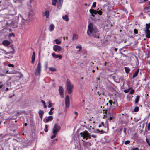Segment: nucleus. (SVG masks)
Masks as SVG:
<instances>
[{
  "instance_id": "f257e3e1",
  "label": "nucleus",
  "mask_w": 150,
  "mask_h": 150,
  "mask_svg": "<svg viewBox=\"0 0 150 150\" xmlns=\"http://www.w3.org/2000/svg\"><path fill=\"white\" fill-rule=\"evenodd\" d=\"M99 31L96 27L92 23L88 24L87 31V34L90 36H93L96 38H99Z\"/></svg>"
},
{
  "instance_id": "f03ea898",
  "label": "nucleus",
  "mask_w": 150,
  "mask_h": 150,
  "mask_svg": "<svg viewBox=\"0 0 150 150\" xmlns=\"http://www.w3.org/2000/svg\"><path fill=\"white\" fill-rule=\"evenodd\" d=\"M109 102L110 104V108H108L106 110H103V113H108L110 115H113V113L112 112V110H115L117 106V103L115 102H113L111 100H110L109 101Z\"/></svg>"
},
{
  "instance_id": "7ed1b4c3",
  "label": "nucleus",
  "mask_w": 150,
  "mask_h": 150,
  "mask_svg": "<svg viewBox=\"0 0 150 150\" xmlns=\"http://www.w3.org/2000/svg\"><path fill=\"white\" fill-rule=\"evenodd\" d=\"M19 17H16L15 19L12 21H9L7 22L6 23V27L12 26L13 28L17 27L18 26Z\"/></svg>"
},
{
  "instance_id": "20e7f679",
  "label": "nucleus",
  "mask_w": 150,
  "mask_h": 150,
  "mask_svg": "<svg viewBox=\"0 0 150 150\" xmlns=\"http://www.w3.org/2000/svg\"><path fill=\"white\" fill-rule=\"evenodd\" d=\"M66 85L68 92L69 94H71L72 92L74 86L71 84L70 80L69 79H67Z\"/></svg>"
},
{
  "instance_id": "39448f33",
  "label": "nucleus",
  "mask_w": 150,
  "mask_h": 150,
  "mask_svg": "<svg viewBox=\"0 0 150 150\" xmlns=\"http://www.w3.org/2000/svg\"><path fill=\"white\" fill-rule=\"evenodd\" d=\"M41 71V63L40 62H38L36 68L35 69L34 74L35 75L40 76Z\"/></svg>"
},
{
  "instance_id": "423d86ee",
  "label": "nucleus",
  "mask_w": 150,
  "mask_h": 150,
  "mask_svg": "<svg viewBox=\"0 0 150 150\" xmlns=\"http://www.w3.org/2000/svg\"><path fill=\"white\" fill-rule=\"evenodd\" d=\"M60 125L58 123L55 124L52 129V132L53 133H57L61 129Z\"/></svg>"
},
{
  "instance_id": "0eeeda50",
  "label": "nucleus",
  "mask_w": 150,
  "mask_h": 150,
  "mask_svg": "<svg viewBox=\"0 0 150 150\" xmlns=\"http://www.w3.org/2000/svg\"><path fill=\"white\" fill-rule=\"evenodd\" d=\"M88 132L87 130H85L80 133L81 137H82L83 139L87 140V135L88 134Z\"/></svg>"
},
{
  "instance_id": "6e6552de",
  "label": "nucleus",
  "mask_w": 150,
  "mask_h": 150,
  "mask_svg": "<svg viewBox=\"0 0 150 150\" xmlns=\"http://www.w3.org/2000/svg\"><path fill=\"white\" fill-rule=\"evenodd\" d=\"M70 101L68 95L66 96L65 98V104L66 107L68 108L69 106Z\"/></svg>"
},
{
  "instance_id": "1a4fd4ad",
  "label": "nucleus",
  "mask_w": 150,
  "mask_h": 150,
  "mask_svg": "<svg viewBox=\"0 0 150 150\" xmlns=\"http://www.w3.org/2000/svg\"><path fill=\"white\" fill-rule=\"evenodd\" d=\"M61 49L62 47L58 45H55L53 47V49L55 52L59 51Z\"/></svg>"
},
{
  "instance_id": "9d476101",
  "label": "nucleus",
  "mask_w": 150,
  "mask_h": 150,
  "mask_svg": "<svg viewBox=\"0 0 150 150\" xmlns=\"http://www.w3.org/2000/svg\"><path fill=\"white\" fill-rule=\"evenodd\" d=\"M18 17H20L22 19L25 21H26L28 19V14L21 15L19 14L18 16Z\"/></svg>"
},
{
  "instance_id": "9b49d317",
  "label": "nucleus",
  "mask_w": 150,
  "mask_h": 150,
  "mask_svg": "<svg viewBox=\"0 0 150 150\" xmlns=\"http://www.w3.org/2000/svg\"><path fill=\"white\" fill-rule=\"evenodd\" d=\"M1 50L2 51V53L4 54L5 55H6L8 54H10V53H12L13 54L14 53V49H13V51H9V52H7L4 49H1Z\"/></svg>"
},
{
  "instance_id": "f8f14e48",
  "label": "nucleus",
  "mask_w": 150,
  "mask_h": 150,
  "mask_svg": "<svg viewBox=\"0 0 150 150\" xmlns=\"http://www.w3.org/2000/svg\"><path fill=\"white\" fill-rule=\"evenodd\" d=\"M146 34V37L148 38H150V30H144Z\"/></svg>"
},
{
  "instance_id": "ddd939ff",
  "label": "nucleus",
  "mask_w": 150,
  "mask_h": 150,
  "mask_svg": "<svg viewBox=\"0 0 150 150\" xmlns=\"http://www.w3.org/2000/svg\"><path fill=\"white\" fill-rule=\"evenodd\" d=\"M57 4V7L58 9L61 8L62 4L63 3L62 0H58Z\"/></svg>"
},
{
  "instance_id": "4468645a",
  "label": "nucleus",
  "mask_w": 150,
  "mask_h": 150,
  "mask_svg": "<svg viewBox=\"0 0 150 150\" xmlns=\"http://www.w3.org/2000/svg\"><path fill=\"white\" fill-rule=\"evenodd\" d=\"M83 145L84 146L88 148L90 146H91L92 144L91 143L89 142H84Z\"/></svg>"
},
{
  "instance_id": "2eb2a0df",
  "label": "nucleus",
  "mask_w": 150,
  "mask_h": 150,
  "mask_svg": "<svg viewBox=\"0 0 150 150\" xmlns=\"http://www.w3.org/2000/svg\"><path fill=\"white\" fill-rule=\"evenodd\" d=\"M2 43L4 46H7L10 44V41L8 40H5L3 41Z\"/></svg>"
},
{
  "instance_id": "dca6fc26",
  "label": "nucleus",
  "mask_w": 150,
  "mask_h": 150,
  "mask_svg": "<svg viewBox=\"0 0 150 150\" xmlns=\"http://www.w3.org/2000/svg\"><path fill=\"white\" fill-rule=\"evenodd\" d=\"M43 15L46 18H48L49 16V12L48 11L46 10L43 13Z\"/></svg>"
},
{
  "instance_id": "f3484780",
  "label": "nucleus",
  "mask_w": 150,
  "mask_h": 150,
  "mask_svg": "<svg viewBox=\"0 0 150 150\" xmlns=\"http://www.w3.org/2000/svg\"><path fill=\"white\" fill-rule=\"evenodd\" d=\"M90 13L91 14H96L98 13V11L96 10H94L93 9H90L89 10Z\"/></svg>"
},
{
  "instance_id": "a211bd4d",
  "label": "nucleus",
  "mask_w": 150,
  "mask_h": 150,
  "mask_svg": "<svg viewBox=\"0 0 150 150\" xmlns=\"http://www.w3.org/2000/svg\"><path fill=\"white\" fill-rule=\"evenodd\" d=\"M44 113V111L41 110H40L39 111V114L40 116V117L41 118V119H42L43 115Z\"/></svg>"
},
{
  "instance_id": "6ab92c4d",
  "label": "nucleus",
  "mask_w": 150,
  "mask_h": 150,
  "mask_svg": "<svg viewBox=\"0 0 150 150\" xmlns=\"http://www.w3.org/2000/svg\"><path fill=\"white\" fill-rule=\"evenodd\" d=\"M35 52H33L31 57V63L32 64H33V63L35 60Z\"/></svg>"
},
{
  "instance_id": "aec40b11",
  "label": "nucleus",
  "mask_w": 150,
  "mask_h": 150,
  "mask_svg": "<svg viewBox=\"0 0 150 150\" xmlns=\"http://www.w3.org/2000/svg\"><path fill=\"white\" fill-rule=\"evenodd\" d=\"M78 39V35L74 34L73 35V37L72 38V40L74 41L75 40L77 39Z\"/></svg>"
},
{
  "instance_id": "412c9836",
  "label": "nucleus",
  "mask_w": 150,
  "mask_h": 150,
  "mask_svg": "<svg viewBox=\"0 0 150 150\" xmlns=\"http://www.w3.org/2000/svg\"><path fill=\"white\" fill-rule=\"evenodd\" d=\"M53 117L52 116H49L46 119V121L47 122H48L49 121H51L53 119Z\"/></svg>"
},
{
  "instance_id": "4be33fe9",
  "label": "nucleus",
  "mask_w": 150,
  "mask_h": 150,
  "mask_svg": "<svg viewBox=\"0 0 150 150\" xmlns=\"http://www.w3.org/2000/svg\"><path fill=\"white\" fill-rule=\"evenodd\" d=\"M62 18L66 21H68L69 20L68 16L67 15H65V16H63L62 17Z\"/></svg>"
},
{
  "instance_id": "5701e85b",
  "label": "nucleus",
  "mask_w": 150,
  "mask_h": 150,
  "mask_svg": "<svg viewBox=\"0 0 150 150\" xmlns=\"http://www.w3.org/2000/svg\"><path fill=\"white\" fill-rule=\"evenodd\" d=\"M146 27L144 28V30H149V29L150 28V23H146Z\"/></svg>"
},
{
  "instance_id": "b1692460",
  "label": "nucleus",
  "mask_w": 150,
  "mask_h": 150,
  "mask_svg": "<svg viewBox=\"0 0 150 150\" xmlns=\"http://www.w3.org/2000/svg\"><path fill=\"white\" fill-rule=\"evenodd\" d=\"M139 70L138 69L133 75L132 77L133 79L134 78L137 76V75H138L139 73Z\"/></svg>"
},
{
  "instance_id": "393cba45",
  "label": "nucleus",
  "mask_w": 150,
  "mask_h": 150,
  "mask_svg": "<svg viewBox=\"0 0 150 150\" xmlns=\"http://www.w3.org/2000/svg\"><path fill=\"white\" fill-rule=\"evenodd\" d=\"M59 92L60 93H63V88L61 86H60L59 89Z\"/></svg>"
},
{
  "instance_id": "a878e982",
  "label": "nucleus",
  "mask_w": 150,
  "mask_h": 150,
  "mask_svg": "<svg viewBox=\"0 0 150 150\" xmlns=\"http://www.w3.org/2000/svg\"><path fill=\"white\" fill-rule=\"evenodd\" d=\"M124 68L126 73L127 74L130 71V68L129 67H125Z\"/></svg>"
},
{
  "instance_id": "bb28decb",
  "label": "nucleus",
  "mask_w": 150,
  "mask_h": 150,
  "mask_svg": "<svg viewBox=\"0 0 150 150\" xmlns=\"http://www.w3.org/2000/svg\"><path fill=\"white\" fill-rule=\"evenodd\" d=\"M54 29V26L53 24H50V26L49 31L50 32L52 31Z\"/></svg>"
},
{
  "instance_id": "cd10ccee",
  "label": "nucleus",
  "mask_w": 150,
  "mask_h": 150,
  "mask_svg": "<svg viewBox=\"0 0 150 150\" xmlns=\"http://www.w3.org/2000/svg\"><path fill=\"white\" fill-rule=\"evenodd\" d=\"M76 49L79 48V50H78V51H80L81 50L82 48L81 46L80 45H78L76 47Z\"/></svg>"
},
{
  "instance_id": "c85d7f7f",
  "label": "nucleus",
  "mask_w": 150,
  "mask_h": 150,
  "mask_svg": "<svg viewBox=\"0 0 150 150\" xmlns=\"http://www.w3.org/2000/svg\"><path fill=\"white\" fill-rule=\"evenodd\" d=\"M54 41L57 44H60L61 43V41L58 39H56L54 40Z\"/></svg>"
},
{
  "instance_id": "c756f323",
  "label": "nucleus",
  "mask_w": 150,
  "mask_h": 150,
  "mask_svg": "<svg viewBox=\"0 0 150 150\" xmlns=\"http://www.w3.org/2000/svg\"><path fill=\"white\" fill-rule=\"evenodd\" d=\"M139 97H140L139 96H137L135 100V103H138L139 100Z\"/></svg>"
},
{
  "instance_id": "7c9ffc66",
  "label": "nucleus",
  "mask_w": 150,
  "mask_h": 150,
  "mask_svg": "<svg viewBox=\"0 0 150 150\" xmlns=\"http://www.w3.org/2000/svg\"><path fill=\"white\" fill-rule=\"evenodd\" d=\"M52 0V4L53 6H56V3L58 2L57 0Z\"/></svg>"
},
{
  "instance_id": "2f4dec72",
  "label": "nucleus",
  "mask_w": 150,
  "mask_h": 150,
  "mask_svg": "<svg viewBox=\"0 0 150 150\" xmlns=\"http://www.w3.org/2000/svg\"><path fill=\"white\" fill-rule=\"evenodd\" d=\"M50 70L52 71H56V69L54 67H50L49 68Z\"/></svg>"
},
{
  "instance_id": "473e14b6",
  "label": "nucleus",
  "mask_w": 150,
  "mask_h": 150,
  "mask_svg": "<svg viewBox=\"0 0 150 150\" xmlns=\"http://www.w3.org/2000/svg\"><path fill=\"white\" fill-rule=\"evenodd\" d=\"M54 108H51L50 111L48 112V113L49 115H51L52 114V111L54 110Z\"/></svg>"
},
{
  "instance_id": "72a5a7b5",
  "label": "nucleus",
  "mask_w": 150,
  "mask_h": 150,
  "mask_svg": "<svg viewBox=\"0 0 150 150\" xmlns=\"http://www.w3.org/2000/svg\"><path fill=\"white\" fill-rule=\"evenodd\" d=\"M139 110V108L138 107H136L134 109V111L137 112H138Z\"/></svg>"
},
{
  "instance_id": "f704fd0d",
  "label": "nucleus",
  "mask_w": 150,
  "mask_h": 150,
  "mask_svg": "<svg viewBox=\"0 0 150 150\" xmlns=\"http://www.w3.org/2000/svg\"><path fill=\"white\" fill-rule=\"evenodd\" d=\"M146 140L147 143L148 144V145L150 146V139H149L147 138H146Z\"/></svg>"
},
{
  "instance_id": "c9c22d12",
  "label": "nucleus",
  "mask_w": 150,
  "mask_h": 150,
  "mask_svg": "<svg viewBox=\"0 0 150 150\" xmlns=\"http://www.w3.org/2000/svg\"><path fill=\"white\" fill-rule=\"evenodd\" d=\"M48 126L47 125H45V128L44 129V130L45 131V132H47L48 131Z\"/></svg>"
},
{
  "instance_id": "e433bc0d",
  "label": "nucleus",
  "mask_w": 150,
  "mask_h": 150,
  "mask_svg": "<svg viewBox=\"0 0 150 150\" xmlns=\"http://www.w3.org/2000/svg\"><path fill=\"white\" fill-rule=\"evenodd\" d=\"M8 36L9 37H11L12 36L14 37L15 36V35L13 33H12L9 34Z\"/></svg>"
},
{
  "instance_id": "4c0bfd02",
  "label": "nucleus",
  "mask_w": 150,
  "mask_h": 150,
  "mask_svg": "<svg viewBox=\"0 0 150 150\" xmlns=\"http://www.w3.org/2000/svg\"><path fill=\"white\" fill-rule=\"evenodd\" d=\"M97 11H98L97 14H98L100 15H101L102 14V12L100 10Z\"/></svg>"
},
{
  "instance_id": "58836bf2",
  "label": "nucleus",
  "mask_w": 150,
  "mask_h": 150,
  "mask_svg": "<svg viewBox=\"0 0 150 150\" xmlns=\"http://www.w3.org/2000/svg\"><path fill=\"white\" fill-rule=\"evenodd\" d=\"M91 135L90 134V133H88V134L87 135V139L88 138L91 139Z\"/></svg>"
},
{
  "instance_id": "ea45409f",
  "label": "nucleus",
  "mask_w": 150,
  "mask_h": 150,
  "mask_svg": "<svg viewBox=\"0 0 150 150\" xmlns=\"http://www.w3.org/2000/svg\"><path fill=\"white\" fill-rule=\"evenodd\" d=\"M130 142V141L129 140H127L125 142V144H129Z\"/></svg>"
},
{
  "instance_id": "a19ab883",
  "label": "nucleus",
  "mask_w": 150,
  "mask_h": 150,
  "mask_svg": "<svg viewBox=\"0 0 150 150\" xmlns=\"http://www.w3.org/2000/svg\"><path fill=\"white\" fill-rule=\"evenodd\" d=\"M57 56H56V58H58L59 59H61L62 58L61 56L60 55H57Z\"/></svg>"
},
{
  "instance_id": "79ce46f5",
  "label": "nucleus",
  "mask_w": 150,
  "mask_h": 150,
  "mask_svg": "<svg viewBox=\"0 0 150 150\" xmlns=\"http://www.w3.org/2000/svg\"><path fill=\"white\" fill-rule=\"evenodd\" d=\"M134 33L135 34H137L138 33V30L136 29H135L134 30Z\"/></svg>"
},
{
  "instance_id": "37998d69",
  "label": "nucleus",
  "mask_w": 150,
  "mask_h": 150,
  "mask_svg": "<svg viewBox=\"0 0 150 150\" xmlns=\"http://www.w3.org/2000/svg\"><path fill=\"white\" fill-rule=\"evenodd\" d=\"M54 134L51 137V139L54 138L56 137V133H53Z\"/></svg>"
},
{
  "instance_id": "c03bdc74",
  "label": "nucleus",
  "mask_w": 150,
  "mask_h": 150,
  "mask_svg": "<svg viewBox=\"0 0 150 150\" xmlns=\"http://www.w3.org/2000/svg\"><path fill=\"white\" fill-rule=\"evenodd\" d=\"M134 92V89H132L131 91L130 92V94H133Z\"/></svg>"
},
{
  "instance_id": "a18cd8bd",
  "label": "nucleus",
  "mask_w": 150,
  "mask_h": 150,
  "mask_svg": "<svg viewBox=\"0 0 150 150\" xmlns=\"http://www.w3.org/2000/svg\"><path fill=\"white\" fill-rule=\"evenodd\" d=\"M96 2H94L93 3V5H92V7L93 8H94V7H95L96 6Z\"/></svg>"
},
{
  "instance_id": "49530a36",
  "label": "nucleus",
  "mask_w": 150,
  "mask_h": 150,
  "mask_svg": "<svg viewBox=\"0 0 150 150\" xmlns=\"http://www.w3.org/2000/svg\"><path fill=\"white\" fill-rule=\"evenodd\" d=\"M49 105L48 106V108H51L52 107L51 103L50 101L48 102Z\"/></svg>"
},
{
  "instance_id": "de8ad7c7",
  "label": "nucleus",
  "mask_w": 150,
  "mask_h": 150,
  "mask_svg": "<svg viewBox=\"0 0 150 150\" xmlns=\"http://www.w3.org/2000/svg\"><path fill=\"white\" fill-rule=\"evenodd\" d=\"M8 66L10 67H14V65L12 64H8Z\"/></svg>"
},
{
  "instance_id": "09e8293b",
  "label": "nucleus",
  "mask_w": 150,
  "mask_h": 150,
  "mask_svg": "<svg viewBox=\"0 0 150 150\" xmlns=\"http://www.w3.org/2000/svg\"><path fill=\"white\" fill-rule=\"evenodd\" d=\"M129 90H130V89H129L125 90L124 91L125 93H127L129 92Z\"/></svg>"
},
{
  "instance_id": "8fccbe9b",
  "label": "nucleus",
  "mask_w": 150,
  "mask_h": 150,
  "mask_svg": "<svg viewBox=\"0 0 150 150\" xmlns=\"http://www.w3.org/2000/svg\"><path fill=\"white\" fill-rule=\"evenodd\" d=\"M113 117H110L108 119V120H109L110 122V121L112 120L113 119Z\"/></svg>"
},
{
  "instance_id": "3c124183",
  "label": "nucleus",
  "mask_w": 150,
  "mask_h": 150,
  "mask_svg": "<svg viewBox=\"0 0 150 150\" xmlns=\"http://www.w3.org/2000/svg\"><path fill=\"white\" fill-rule=\"evenodd\" d=\"M60 95L63 98L64 97V95H63V93H60Z\"/></svg>"
},
{
  "instance_id": "603ef678",
  "label": "nucleus",
  "mask_w": 150,
  "mask_h": 150,
  "mask_svg": "<svg viewBox=\"0 0 150 150\" xmlns=\"http://www.w3.org/2000/svg\"><path fill=\"white\" fill-rule=\"evenodd\" d=\"M91 137H93L94 138H96L97 137L96 135H93V134L91 135Z\"/></svg>"
},
{
  "instance_id": "864d4df0",
  "label": "nucleus",
  "mask_w": 150,
  "mask_h": 150,
  "mask_svg": "<svg viewBox=\"0 0 150 150\" xmlns=\"http://www.w3.org/2000/svg\"><path fill=\"white\" fill-rule=\"evenodd\" d=\"M41 102L43 104V105L46 104L45 102L43 100H41Z\"/></svg>"
},
{
  "instance_id": "5fc2aeb1",
  "label": "nucleus",
  "mask_w": 150,
  "mask_h": 150,
  "mask_svg": "<svg viewBox=\"0 0 150 150\" xmlns=\"http://www.w3.org/2000/svg\"><path fill=\"white\" fill-rule=\"evenodd\" d=\"M52 56L56 57V56H57V55L55 54L54 53H52Z\"/></svg>"
},
{
  "instance_id": "6e6d98bb",
  "label": "nucleus",
  "mask_w": 150,
  "mask_h": 150,
  "mask_svg": "<svg viewBox=\"0 0 150 150\" xmlns=\"http://www.w3.org/2000/svg\"><path fill=\"white\" fill-rule=\"evenodd\" d=\"M2 83L0 82V88H1L3 86V85L1 84Z\"/></svg>"
},
{
  "instance_id": "4d7b16f0",
  "label": "nucleus",
  "mask_w": 150,
  "mask_h": 150,
  "mask_svg": "<svg viewBox=\"0 0 150 150\" xmlns=\"http://www.w3.org/2000/svg\"><path fill=\"white\" fill-rule=\"evenodd\" d=\"M150 127V122H149L147 125V128Z\"/></svg>"
},
{
  "instance_id": "13d9d810",
  "label": "nucleus",
  "mask_w": 150,
  "mask_h": 150,
  "mask_svg": "<svg viewBox=\"0 0 150 150\" xmlns=\"http://www.w3.org/2000/svg\"><path fill=\"white\" fill-rule=\"evenodd\" d=\"M44 105V108H47V106H46V104H45V105Z\"/></svg>"
},
{
  "instance_id": "bf43d9fd",
  "label": "nucleus",
  "mask_w": 150,
  "mask_h": 150,
  "mask_svg": "<svg viewBox=\"0 0 150 150\" xmlns=\"http://www.w3.org/2000/svg\"><path fill=\"white\" fill-rule=\"evenodd\" d=\"M74 113L76 115H77L78 114V112L76 111L74 112Z\"/></svg>"
},
{
  "instance_id": "052dcab7",
  "label": "nucleus",
  "mask_w": 150,
  "mask_h": 150,
  "mask_svg": "<svg viewBox=\"0 0 150 150\" xmlns=\"http://www.w3.org/2000/svg\"><path fill=\"white\" fill-rule=\"evenodd\" d=\"M100 124L102 126H104V123H103V122H102Z\"/></svg>"
},
{
  "instance_id": "680f3d73",
  "label": "nucleus",
  "mask_w": 150,
  "mask_h": 150,
  "mask_svg": "<svg viewBox=\"0 0 150 150\" xmlns=\"http://www.w3.org/2000/svg\"><path fill=\"white\" fill-rule=\"evenodd\" d=\"M47 64H46L45 65V68H47Z\"/></svg>"
},
{
  "instance_id": "e2e57ef3",
  "label": "nucleus",
  "mask_w": 150,
  "mask_h": 150,
  "mask_svg": "<svg viewBox=\"0 0 150 150\" xmlns=\"http://www.w3.org/2000/svg\"><path fill=\"white\" fill-rule=\"evenodd\" d=\"M0 75L1 76H5V75L4 74H0Z\"/></svg>"
},
{
  "instance_id": "0e129e2a",
  "label": "nucleus",
  "mask_w": 150,
  "mask_h": 150,
  "mask_svg": "<svg viewBox=\"0 0 150 150\" xmlns=\"http://www.w3.org/2000/svg\"><path fill=\"white\" fill-rule=\"evenodd\" d=\"M102 126L101 125V124H100L99 125V127L100 128V127H101Z\"/></svg>"
},
{
  "instance_id": "69168bd1",
  "label": "nucleus",
  "mask_w": 150,
  "mask_h": 150,
  "mask_svg": "<svg viewBox=\"0 0 150 150\" xmlns=\"http://www.w3.org/2000/svg\"><path fill=\"white\" fill-rule=\"evenodd\" d=\"M8 88H7L6 89V90H5V91H8Z\"/></svg>"
},
{
  "instance_id": "338daca9",
  "label": "nucleus",
  "mask_w": 150,
  "mask_h": 150,
  "mask_svg": "<svg viewBox=\"0 0 150 150\" xmlns=\"http://www.w3.org/2000/svg\"><path fill=\"white\" fill-rule=\"evenodd\" d=\"M117 48H115V51H117Z\"/></svg>"
},
{
  "instance_id": "774afa93",
  "label": "nucleus",
  "mask_w": 150,
  "mask_h": 150,
  "mask_svg": "<svg viewBox=\"0 0 150 150\" xmlns=\"http://www.w3.org/2000/svg\"><path fill=\"white\" fill-rule=\"evenodd\" d=\"M147 128H148V130L150 131V127H148Z\"/></svg>"
}]
</instances>
